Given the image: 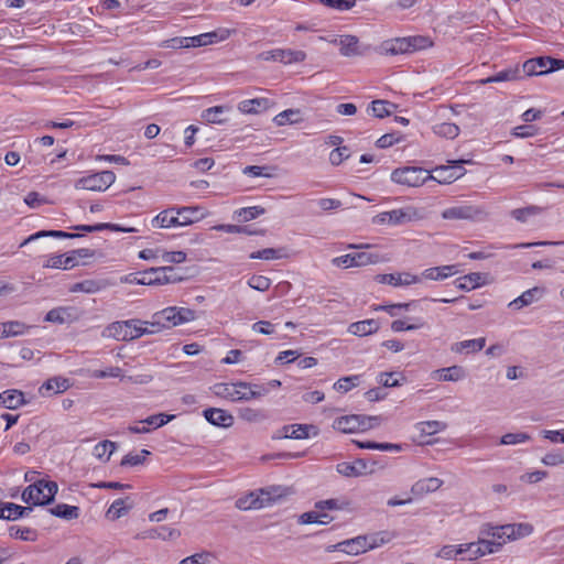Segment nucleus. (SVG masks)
<instances>
[{"label":"nucleus","mask_w":564,"mask_h":564,"mask_svg":"<svg viewBox=\"0 0 564 564\" xmlns=\"http://www.w3.org/2000/svg\"><path fill=\"white\" fill-rule=\"evenodd\" d=\"M286 495L288 489L281 486L261 488L258 491H251L238 498L236 501V507L240 510L261 509L272 505Z\"/></svg>","instance_id":"f257e3e1"},{"label":"nucleus","mask_w":564,"mask_h":564,"mask_svg":"<svg viewBox=\"0 0 564 564\" xmlns=\"http://www.w3.org/2000/svg\"><path fill=\"white\" fill-rule=\"evenodd\" d=\"M193 319H195V311L187 307L170 306L154 313L152 321L148 323L151 326H159V328H172Z\"/></svg>","instance_id":"f03ea898"},{"label":"nucleus","mask_w":564,"mask_h":564,"mask_svg":"<svg viewBox=\"0 0 564 564\" xmlns=\"http://www.w3.org/2000/svg\"><path fill=\"white\" fill-rule=\"evenodd\" d=\"M141 325H143V321L138 318L113 322L106 327L104 335L116 340H133L148 333L147 329H141Z\"/></svg>","instance_id":"7ed1b4c3"},{"label":"nucleus","mask_w":564,"mask_h":564,"mask_svg":"<svg viewBox=\"0 0 564 564\" xmlns=\"http://www.w3.org/2000/svg\"><path fill=\"white\" fill-rule=\"evenodd\" d=\"M432 180L429 170L419 166H404L395 169L391 173V181L409 187H417Z\"/></svg>","instance_id":"20e7f679"},{"label":"nucleus","mask_w":564,"mask_h":564,"mask_svg":"<svg viewBox=\"0 0 564 564\" xmlns=\"http://www.w3.org/2000/svg\"><path fill=\"white\" fill-rule=\"evenodd\" d=\"M115 180L116 175L112 171H101L78 178L75 182V188L94 192H104L113 184Z\"/></svg>","instance_id":"39448f33"},{"label":"nucleus","mask_w":564,"mask_h":564,"mask_svg":"<svg viewBox=\"0 0 564 564\" xmlns=\"http://www.w3.org/2000/svg\"><path fill=\"white\" fill-rule=\"evenodd\" d=\"M487 215L481 206L470 204L452 206L442 212V217L447 220H482Z\"/></svg>","instance_id":"423d86ee"},{"label":"nucleus","mask_w":564,"mask_h":564,"mask_svg":"<svg viewBox=\"0 0 564 564\" xmlns=\"http://www.w3.org/2000/svg\"><path fill=\"white\" fill-rule=\"evenodd\" d=\"M306 58V53L300 50L291 48H274L271 51L261 52L258 55L260 61L280 62L282 64L301 63Z\"/></svg>","instance_id":"0eeeda50"},{"label":"nucleus","mask_w":564,"mask_h":564,"mask_svg":"<svg viewBox=\"0 0 564 564\" xmlns=\"http://www.w3.org/2000/svg\"><path fill=\"white\" fill-rule=\"evenodd\" d=\"M377 417L365 416V415H346L338 417L334 422V427L343 433H355L357 431H365L372 429V424H366V422L375 421Z\"/></svg>","instance_id":"6e6552de"},{"label":"nucleus","mask_w":564,"mask_h":564,"mask_svg":"<svg viewBox=\"0 0 564 564\" xmlns=\"http://www.w3.org/2000/svg\"><path fill=\"white\" fill-rule=\"evenodd\" d=\"M465 162L466 161H464V160H457V161H452L451 162L452 165H449V166L441 165V166L435 167V170H434L435 175L432 174L431 181H435L440 184L453 183L454 181L458 180L460 176L464 175L465 170L462 166V164Z\"/></svg>","instance_id":"1a4fd4ad"},{"label":"nucleus","mask_w":564,"mask_h":564,"mask_svg":"<svg viewBox=\"0 0 564 564\" xmlns=\"http://www.w3.org/2000/svg\"><path fill=\"white\" fill-rule=\"evenodd\" d=\"M379 256L368 252L348 253L333 259V263L337 267L352 268L364 267L371 263H377Z\"/></svg>","instance_id":"9d476101"},{"label":"nucleus","mask_w":564,"mask_h":564,"mask_svg":"<svg viewBox=\"0 0 564 564\" xmlns=\"http://www.w3.org/2000/svg\"><path fill=\"white\" fill-rule=\"evenodd\" d=\"M250 387V383L239 381L237 383H216L213 386L212 390L216 397L227 399L232 402L242 401V391L240 389L247 390Z\"/></svg>","instance_id":"9b49d317"},{"label":"nucleus","mask_w":564,"mask_h":564,"mask_svg":"<svg viewBox=\"0 0 564 564\" xmlns=\"http://www.w3.org/2000/svg\"><path fill=\"white\" fill-rule=\"evenodd\" d=\"M340 551L350 555H358L369 550L368 535H360L355 539L346 540L327 547V551Z\"/></svg>","instance_id":"f8f14e48"},{"label":"nucleus","mask_w":564,"mask_h":564,"mask_svg":"<svg viewBox=\"0 0 564 564\" xmlns=\"http://www.w3.org/2000/svg\"><path fill=\"white\" fill-rule=\"evenodd\" d=\"M167 272H173V267H159L151 268L140 272L141 285H163L167 284V280L164 279V274Z\"/></svg>","instance_id":"ddd939ff"},{"label":"nucleus","mask_w":564,"mask_h":564,"mask_svg":"<svg viewBox=\"0 0 564 564\" xmlns=\"http://www.w3.org/2000/svg\"><path fill=\"white\" fill-rule=\"evenodd\" d=\"M376 279L379 283L389 284L392 286L410 285L421 282L420 276L409 272L379 274Z\"/></svg>","instance_id":"4468645a"},{"label":"nucleus","mask_w":564,"mask_h":564,"mask_svg":"<svg viewBox=\"0 0 564 564\" xmlns=\"http://www.w3.org/2000/svg\"><path fill=\"white\" fill-rule=\"evenodd\" d=\"M23 502L31 506H46L43 501L45 500V488L43 487L42 479L28 486L21 496Z\"/></svg>","instance_id":"2eb2a0df"},{"label":"nucleus","mask_w":564,"mask_h":564,"mask_svg":"<svg viewBox=\"0 0 564 564\" xmlns=\"http://www.w3.org/2000/svg\"><path fill=\"white\" fill-rule=\"evenodd\" d=\"M203 414L208 423L219 427H230L235 421L228 411L218 408L206 409Z\"/></svg>","instance_id":"dca6fc26"},{"label":"nucleus","mask_w":564,"mask_h":564,"mask_svg":"<svg viewBox=\"0 0 564 564\" xmlns=\"http://www.w3.org/2000/svg\"><path fill=\"white\" fill-rule=\"evenodd\" d=\"M70 388L69 379L56 376L47 379L39 389L42 397L63 393Z\"/></svg>","instance_id":"f3484780"},{"label":"nucleus","mask_w":564,"mask_h":564,"mask_svg":"<svg viewBox=\"0 0 564 564\" xmlns=\"http://www.w3.org/2000/svg\"><path fill=\"white\" fill-rule=\"evenodd\" d=\"M311 431L313 432V435H317L318 433L317 427L310 424L284 425L281 429V437L303 440L307 438L311 435Z\"/></svg>","instance_id":"a211bd4d"},{"label":"nucleus","mask_w":564,"mask_h":564,"mask_svg":"<svg viewBox=\"0 0 564 564\" xmlns=\"http://www.w3.org/2000/svg\"><path fill=\"white\" fill-rule=\"evenodd\" d=\"M545 294V289L543 286H534L524 291L520 296L514 299L509 303V307L514 310H520L524 306H528L540 299Z\"/></svg>","instance_id":"6ab92c4d"},{"label":"nucleus","mask_w":564,"mask_h":564,"mask_svg":"<svg viewBox=\"0 0 564 564\" xmlns=\"http://www.w3.org/2000/svg\"><path fill=\"white\" fill-rule=\"evenodd\" d=\"M367 462L362 458H357L356 460L349 463V462H341L337 464L336 470L345 476V477H359L365 474H367Z\"/></svg>","instance_id":"aec40b11"},{"label":"nucleus","mask_w":564,"mask_h":564,"mask_svg":"<svg viewBox=\"0 0 564 564\" xmlns=\"http://www.w3.org/2000/svg\"><path fill=\"white\" fill-rule=\"evenodd\" d=\"M271 101L268 98L246 99L238 104V110L246 115H258L270 108Z\"/></svg>","instance_id":"412c9836"},{"label":"nucleus","mask_w":564,"mask_h":564,"mask_svg":"<svg viewBox=\"0 0 564 564\" xmlns=\"http://www.w3.org/2000/svg\"><path fill=\"white\" fill-rule=\"evenodd\" d=\"M154 228L180 227L176 207H170L159 213L151 221Z\"/></svg>","instance_id":"4be33fe9"},{"label":"nucleus","mask_w":564,"mask_h":564,"mask_svg":"<svg viewBox=\"0 0 564 564\" xmlns=\"http://www.w3.org/2000/svg\"><path fill=\"white\" fill-rule=\"evenodd\" d=\"M202 210L203 208L199 206L176 207L180 227L192 225L194 221L204 218L205 214Z\"/></svg>","instance_id":"5701e85b"},{"label":"nucleus","mask_w":564,"mask_h":564,"mask_svg":"<svg viewBox=\"0 0 564 564\" xmlns=\"http://www.w3.org/2000/svg\"><path fill=\"white\" fill-rule=\"evenodd\" d=\"M487 274L480 272H471L456 279L455 285L458 290L470 291L486 283Z\"/></svg>","instance_id":"b1692460"},{"label":"nucleus","mask_w":564,"mask_h":564,"mask_svg":"<svg viewBox=\"0 0 564 564\" xmlns=\"http://www.w3.org/2000/svg\"><path fill=\"white\" fill-rule=\"evenodd\" d=\"M25 403L24 394L20 390L9 389L0 393V405L9 410H15Z\"/></svg>","instance_id":"393cba45"},{"label":"nucleus","mask_w":564,"mask_h":564,"mask_svg":"<svg viewBox=\"0 0 564 564\" xmlns=\"http://www.w3.org/2000/svg\"><path fill=\"white\" fill-rule=\"evenodd\" d=\"M471 543L475 544V547L471 550L469 560H475L486 554L495 553L502 546L501 542L490 541L482 538H479L478 541Z\"/></svg>","instance_id":"a878e982"},{"label":"nucleus","mask_w":564,"mask_h":564,"mask_svg":"<svg viewBox=\"0 0 564 564\" xmlns=\"http://www.w3.org/2000/svg\"><path fill=\"white\" fill-rule=\"evenodd\" d=\"M457 272H458L457 265H455V264L433 267V268L425 269L422 272V278L427 279V280L440 281V280H444L448 276H452V275L456 274Z\"/></svg>","instance_id":"bb28decb"},{"label":"nucleus","mask_w":564,"mask_h":564,"mask_svg":"<svg viewBox=\"0 0 564 564\" xmlns=\"http://www.w3.org/2000/svg\"><path fill=\"white\" fill-rule=\"evenodd\" d=\"M380 52L386 55L409 54L405 37L386 40L380 45Z\"/></svg>","instance_id":"cd10ccee"},{"label":"nucleus","mask_w":564,"mask_h":564,"mask_svg":"<svg viewBox=\"0 0 564 564\" xmlns=\"http://www.w3.org/2000/svg\"><path fill=\"white\" fill-rule=\"evenodd\" d=\"M339 52L343 56H357L361 55L359 50V40L355 35H341L339 41Z\"/></svg>","instance_id":"c85d7f7f"},{"label":"nucleus","mask_w":564,"mask_h":564,"mask_svg":"<svg viewBox=\"0 0 564 564\" xmlns=\"http://www.w3.org/2000/svg\"><path fill=\"white\" fill-rule=\"evenodd\" d=\"M31 326L20 321L0 323V338H9L23 335Z\"/></svg>","instance_id":"c756f323"},{"label":"nucleus","mask_w":564,"mask_h":564,"mask_svg":"<svg viewBox=\"0 0 564 564\" xmlns=\"http://www.w3.org/2000/svg\"><path fill=\"white\" fill-rule=\"evenodd\" d=\"M229 35V31L225 30L223 31V34L218 36L217 32H209L199 34L196 36L188 37V45L189 47H198V46H205L212 43H215L219 40H225Z\"/></svg>","instance_id":"7c9ffc66"},{"label":"nucleus","mask_w":564,"mask_h":564,"mask_svg":"<svg viewBox=\"0 0 564 564\" xmlns=\"http://www.w3.org/2000/svg\"><path fill=\"white\" fill-rule=\"evenodd\" d=\"M545 57L546 56H540V57L531 58V59H528L527 62H524L522 65L523 73L527 76H533V75L540 76V75L547 74V70H546L547 64H546Z\"/></svg>","instance_id":"2f4dec72"},{"label":"nucleus","mask_w":564,"mask_h":564,"mask_svg":"<svg viewBox=\"0 0 564 564\" xmlns=\"http://www.w3.org/2000/svg\"><path fill=\"white\" fill-rule=\"evenodd\" d=\"M231 107L221 105L207 108L202 111V119L208 123L224 124L227 122L226 119L221 118L220 115L230 111Z\"/></svg>","instance_id":"473e14b6"},{"label":"nucleus","mask_w":564,"mask_h":564,"mask_svg":"<svg viewBox=\"0 0 564 564\" xmlns=\"http://www.w3.org/2000/svg\"><path fill=\"white\" fill-rule=\"evenodd\" d=\"M379 329V323L376 319H365L349 325L348 330L356 336H367Z\"/></svg>","instance_id":"72a5a7b5"},{"label":"nucleus","mask_w":564,"mask_h":564,"mask_svg":"<svg viewBox=\"0 0 564 564\" xmlns=\"http://www.w3.org/2000/svg\"><path fill=\"white\" fill-rule=\"evenodd\" d=\"M397 106L388 100L376 99L368 105L367 112L376 118L382 119L391 115L390 108Z\"/></svg>","instance_id":"f704fd0d"},{"label":"nucleus","mask_w":564,"mask_h":564,"mask_svg":"<svg viewBox=\"0 0 564 564\" xmlns=\"http://www.w3.org/2000/svg\"><path fill=\"white\" fill-rule=\"evenodd\" d=\"M486 345V338L479 337L475 339H467L463 341L455 343L452 346V350L455 352H477L480 351Z\"/></svg>","instance_id":"c9c22d12"},{"label":"nucleus","mask_w":564,"mask_h":564,"mask_svg":"<svg viewBox=\"0 0 564 564\" xmlns=\"http://www.w3.org/2000/svg\"><path fill=\"white\" fill-rule=\"evenodd\" d=\"M438 380L442 381H459L465 378L466 372L462 366H451L434 371Z\"/></svg>","instance_id":"e433bc0d"},{"label":"nucleus","mask_w":564,"mask_h":564,"mask_svg":"<svg viewBox=\"0 0 564 564\" xmlns=\"http://www.w3.org/2000/svg\"><path fill=\"white\" fill-rule=\"evenodd\" d=\"M443 485V480L436 477H430L416 481L412 486V492L415 495H423L427 492H434Z\"/></svg>","instance_id":"4c0bfd02"},{"label":"nucleus","mask_w":564,"mask_h":564,"mask_svg":"<svg viewBox=\"0 0 564 564\" xmlns=\"http://www.w3.org/2000/svg\"><path fill=\"white\" fill-rule=\"evenodd\" d=\"M520 68L513 67V68H507L503 69L492 76H489L487 78H484L480 80V84L487 85L491 83H502V82H511L520 78Z\"/></svg>","instance_id":"58836bf2"},{"label":"nucleus","mask_w":564,"mask_h":564,"mask_svg":"<svg viewBox=\"0 0 564 564\" xmlns=\"http://www.w3.org/2000/svg\"><path fill=\"white\" fill-rule=\"evenodd\" d=\"M107 283L101 280H84L82 282H77L70 286V292H83L88 294H94L105 289Z\"/></svg>","instance_id":"ea45409f"},{"label":"nucleus","mask_w":564,"mask_h":564,"mask_svg":"<svg viewBox=\"0 0 564 564\" xmlns=\"http://www.w3.org/2000/svg\"><path fill=\"white\" fill-rule=\"evenodd\" d=\"M181 535L177 529L170 528L167 525H161L144 532L143 538L161 539V540H175Z\"/></svg>","instance_id":"a19ab883"},{"label":"nucleus","mask_w":564,"mask_h":564,"mask_svg":"<svg viewBox=\"0 0 564 564\" xmlns=\"http://www.w3.org/2000/svg\"><path fill=\"white\" fill-rule=\"evenodd\" d=\"M50 513L54 517L65 519V520H75L79 517L80 510L76 506H69L66 503H58L53 508L48 509Z\"/></svg>","instance_id":"79ce46f5"},{"label":"nucleus","mask_w":564,"mask_h":564,"mask_svg":"<svg viewBox=\"0 0 564 564\" xmlns=\"http://www.w3.org/2000/svg\"><path fill=\"white\" fill-rule=\"evenodd\" d=\"M44 237H53V238H63V239H73L78 238L80 235L78 234H70L63 230H40L31 236H29L22 243L21 247L28 245L31 241H34L40 238Z\"/></svg>","instance_id":"37998d69"},{"label":"nucleus","mask_w":564,"mask_h":564,"mask_svg":"<svg viewBox=\"0 0 564 564\" xmlns=\"http://www.w3.org/2000/svg\"><path fill=\"white\" fill-rule=\"evenodd\" d=\"M303 121L300 109H286L273 118V122L279 126L294 124Z\"/></svg>","instance_id":"c03bdc74"},{"label":"nucleus","mask_w":564,"mask_h":564,"mask_svg":"<svg viewBox=\"0 0 564 564\" xmlns=\"http://www.w3.org/2000/svg\"><path fill=\"white\" fill-rule=\"evenodd\" d=\"M127 500H129L128 497L126 499L120 498L115 500L108 508L106 516L111 520H117L127 514L132 508V503L126 505Z\"/></svg>","instance_id":"a18cd8bd"},{"label":"nucleus","mask_w":564,"mask_h":564,"mask_svg":"<svg viewBox=\"0 0 564 564\" xmlns=\"http://www.w3.org/2000/svg\"><path fill=\"white\" fill-rule=\"evenodd\" d=\"M405 42L409 50V54L414 53L416 51L429 48L433 45L432 40L429 36L424 35L406 36Z\"/></svg>","instance_id":"49530a36"},{"label":"nucleus","mask_w":564,"mask_h":564,"mask_svg":"<svg viewBox=\"0 0 564 564\" xmlns=\"http://www.w3.org/2000/svg\"><path fill=\"white\" fill-rule=\"evenodd\" d=\"M265 209L261 206L243 207L235 212V218L240 223H246L263 215Z\"/></svg>","instance_id":"de8ad7c7"},{"label":"nucleus","mask_w":564,"mask_h":564,"mask_svg":"<svg viewBox=\"0 0 564 564\" xmlns=\"http://www.w3.org/2000/svg\"><path fill=\"white\" fill-rule=\"evenodd\" d=\"M116 448L117 444L115 442L106 440L95 445L93 454L95 457L107 462Z\"/></svg>","instance_id":"09e8293b"},{"label":"nucleus","mask_w":564,"mask_h":564,"mask_svg":"<svg viewBox=\"0 0 564 564\" xmlns=\"http://www.w3.org/2000/svg\"><path fill=\"white\" fill-rule=\"evenodd\" d=\"M4 508L9 512L7 514V520H18L23 517H28L32 512V507H23L13 502H6Z\"/></svg>","instance_id":"8fccbe9b"},{"label":"nucleus","mask_w":564,"mask_h":564,"mask_svg":"<svg viewBox=\"0 0 564 564\" xmlns=\"http://www.w3.org/2000/svg\"><path fill=\"white\" fill-rule=\"evenodd\" d=\"M433 131L440 137L455 139L459 134V127L453 122H442L435 124Z\"/></svg>","instance_id":"3c124183"},{"label":"nucleus","mask_w":564,"mask_h":564,"mask_svg":"<svg viewBox=\"0 0 564 564\" xmlns=\"http://www.w3.org/2000/svg\"><path fill=\"white\" fill-rule=\"evenodd\" d=\"M284 256L283 248H265L262 250L253 251L249 254L250 259L274 260L281 259Z\"/></svg>","instance_id":"603ef678"},{"label":"nucleus","mask_w":564,"mask_h":564,"mask_svg":"<svg viewBox=\"0 0 564 564\" xmlns=\"http://www.w3.org/2000/svg\"><path fill=\"white\" fill-rule=\"evenodd\" d=\"M446 427L447 424L441 421H425L417 423V430L425 435H434L444 431Z\"/></svg>","instance_id":"864d4df0"},{"label":"nucleus","mask_w":564,"mask_h":564,"mask_svg":"<svg viewBox=\"0 0 564 564\" xmlns=\"http://www.w3.org/2000/svg\"><path fill=\"white\" fill-rule=\"evenodd\" d=\"M9 534L11 538L19 539L22 541H35L36 540V531L30 528H20L17 525H12L9 528Z\"/></svg>","instance_id":"5fc2aeb1"},{"label":"nucleus","mask_w":564,"mask_h":564,"mask_svg":"<svg viewBox=\"0 0 564 564\" xmlns=\"http://www.w3.org/2000/svg\"><path fill=\"white\" fill-rule=\"evenodd\" d=\"M541 212H542L541 207L531 205V206H527L523 208H517V209L511 210V216L516 220L524 223V221H527V219L529 217L539 215Z\"/></svg>","instance_id":"6e6d98bb"},{"label":"nucleus","mask_w":564,"mask_h":564,"mask_svg":"<svg viewBox=\"0 0 564 564\" xmlns=\"http://www.w3.org/2000/svg\"><path fill=\"white\" fill-rule=\"evenodd\" d=\"M411 208L393 209L389 213V225H402L412 220Z\"/></svg>","instance_id":"4d7b16f0"},{"label":"nucleus","mask_w":564,"mask_h":564,"mask_svg":"<svg viewBox=\"0 0 564 564\" xmlns=\"http://www.w3.org/2000/svg\"><path fill=\"white\" fill-rule=\"evenodd\" d=\"M218 230H224L229 234H245V235H264L265 230H251L250 226L245 225H219L216 227Z\"/></svg>","instance_id":"13d9d810"},{"label":"nucleus","mask_w":564,"mask_h":564,"mask_svg":"<svg viewBox=\"0 0 564 564\" xmlns=\"http://www.w3.org/2000/svg\"><path fill=\"white\" fill-rule=\"evenodd\" d=\"M359 381V376L343 377L334 383V389L340 393H346L350 391L354 387L358 386Z\"/></svg>","instance_id":"bf43d9fd"},{"label":"nucleus","mask_w":564,"mask_h":564,"mask_svg":"<svg viewBox=\"0 0 564 564\" xmlns=\"http://www.w3.org/2000/svg\"><path fill=\"white\" fill-rule=\"evenodd\" d=\"M425 326V322L421 318H416L414 324H406L402 319H395L391 323V329L395 333L404 330H415Z\"/></svg>","instance_id":"052dcab7"},{"label":"nucleus","mask_w":564,"mask_h":564,"mask_svg":"<svg viewBox=\"0 0 564 564\" xmlns=\"http://www.w3.org/2000/svg\"><path fill=\"white\" fill-rule=\"evenodd\" d=\"M150 455V452L148 449H141L139 454H127L120 465L121 466H138L144 463L145 457Z\"/></svg>","instance_id":"680f3d73"},{"label":"nucleus","mask_w":564,"mask_h":564,"mask_svg":"<svg viewBox=\"0 0 564 564\" xmlns=\"http://www.w3.org/2000/svg\"><path fill=\"white\" fill-rule=\"evenodd\" d=\"M90 377L95 379H106V378H122V369L120 367H108L104 370H93L90 372Z\"/></svg>","instance_id":"e2e57ef3"},{"label":"nucleus","mask_w":564,"mask_h":564,"mask_svg":"<svg viewBox=\"0 0 564 564\" xmlns=\"http://www.w3.org/2000/svg\"><path fill=\"white\" fill-rule=\"evenodd\" d=\"M248 285L257 291L264 292L269 290L271 280L264 275L253 274L248 279Z\"/></svg>","instance_id":"0e129e2a"},{"label":"nucleus","mask_w":564,"mask_h":564,"mask_svg":"<svg viewBox=\"0 0 564 564\" xmlns=\"http://www.w3.org/2000/svg\"><path fill=\"white\" fill-rule=\"evenodd\" d=\"M402 139L403 137L401 135L400 132L386 133L376 141V145L379 149H387L395 143H399L400 141H402Z\"/></svg>","instance_id":"69168bd1"},{"label":"nucleus","mask_w":564,"mask_h":564,"mask_svg":"<svg viewBox=\"0 0 564 564\" xmlns=\"http://www.w3.org/2000/svg\"><path fill=\"white\" fill-rule=\"evenodd\" d=\"M239 415L242 420L247 422H260L267 419V415L262 410H257L252 408L241 409Z\"/></svg>","instance_id":"338daca9"},{"label":"nucleus","mask_w":564,"mask_h":564,"mask_svg":"<svg viewBox=\"0 0 564 564\" xmlns=\"http://www.w3.org/2000/svg\"><path fill=\"white\" fill-rule=\"evenodd\" d=\"M174 417H175V415H173V414L159 413V414L150 415L141 422L158 429V427L165 425L166 423L172 421Z\"/></svg>","instance_id":"774afa93"}]
</instances>
